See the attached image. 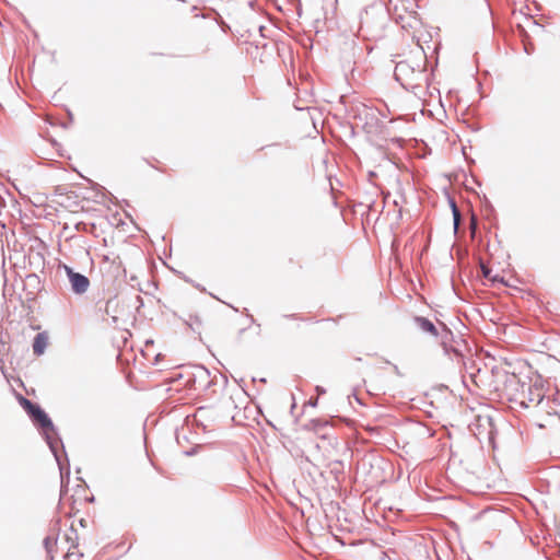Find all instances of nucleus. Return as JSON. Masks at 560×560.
<instances>
[{
  "mask_svg": "<svg viewBox=\"0 0 560 560\" xmlns=\"http://www.w3.org/2000/svg\"><path fill=\"white\" fill-rule=\"evenodd\" d=\"M199 447H200L199 445H195V446H192V447H190L188 450H184L183 454L186 455V456H192V455L197 454V451H198Z\"/></svg>",
  "mask_w": 560,
  "mask_h": 560,
  "instance_id": "nucleus-18",
  "label": "nucleus"
},
{
  "mask_svg": "<svg viewBox=\"0 0 560 560\" xmlns=\"http://www.w3.org/2000/svg\"><path fill=\"white\" fill-rule=\"evenodd\" d=\"M70 287L73 293L83 294L90 287V280L83 273L74 271L71 267L65 266Z\"/></svg>",
  "mask_w": 560,
  "mask_h": 560,
  "instance_id": "nucleus-9",
  "label": "nucleus"
},
{
  "mask_svg": "<svg viewBox=\"0 0 560 560\" xmlns=\"http://www.w3.org/2000/svg\"><path fill=\"white\" fill-rule=\"evenodd\" d=\"M316 389L318 393H325V390L323 388H320L319 386H317Z\"/></svg>",
  "mask_w": 560,
  "mask_h": 560,
  "instance_id": "nucleus-31",
  "label": "nucleus"
},
{
  "mask_svg": "<svg viewBox=\"0 0 560 560\" xmlns=\"http://www.w3.org/2000/svg\"><path fill=\"white\" fill-rule=\"evenodd\" d=\"M118 304V301L116 298L109 299L106 301L105 304V313L107 315H112V308Z\"/></svg>",
  "mask_w": 560,
  "mask_h": 560,
  "instance_id": "nucleus-16",
  "label": "nucleus"
},
{
  "mask_svg": "<svg viewBox=\"0 0 560 560\" xmlns=\"http://www.w3.org/2000/svg\"><path fill=\"white\" fill-rule=\"evenodd\" d=\"M439 326H441V331L438 338L440 339V345L444 353L452 360H456L457 362L462 361L464 354L458 348V343L464 340L460 337H456L445 323L439 322Z\"/></svg>",
  "mask_w": 560,
  "mask_h": 560,
  "instance_id": "nucleus-2",
  "label": "nucleus"
},
{
  "mask_svg": "<svg viewBox=\"0 0 560 560\" xmlns=\"http://www.w3.org/2000/svg\"><path fill=\"white\" fill-rule=\"evenodd\" d=\"M186 325L197 334H201L202 320L197 314H189L188 318L185 320Z\"/></svg>",
  "mask_w": 560,
  "mask_h": 560,
  "instance_id": "nucleus-13",
  "label": "nucleus"
},
{
  "mask_svg": "<svg viewBox=\"0 0 560 560\" xmlns=\"http://www.w3.org/2000/svg\"><path fill=\"white\" fill-rule=\"evenodd\" d=\"M57 539H58L57 537H52V536H47L44 539V547H45V550L50 560L54 559L52 551H54V547L57 544Z\"/></svg>",
  "mask_w": 560,
  "mask_h": 560,
  "instance_id": "nucleus-14",
  "label": "nucleus"
},
{
  "mask_svg": "<svg viewBox=\"0 0 560 560\" xmlns=\"http://www.w3.org/2000/svg\"><path fill=\"white\" fill-rule=\"evenodd\" d=\"M176 441L178 445H182V441L188 442V438L184 432L176 431Z\"/></svg>",
  "mask_w": 560,
  "mask_h": 560,
  "instance_id": "nucleus-17",
  "label": "nucleus"
},
{
  "mask_svg": "<svg viewBox=\"0 0 560 560\" xmlns=\"http://www.w3.org/2000/svg\"><path fill=\"white\" fill-rule=\"evenodd\" d=\"M220 376H221V378H222L223 386H226V385H228V383H229L228 377H226V376H224V375H222V374H220Z\"/></svg>",
  "mask_w": 560,
  "mask_h": 560,
  "instance_id": "nucleus-27",
  "label": "nucleus"
},
{
  "mask_svg": "<svg viewBox=\"0 0 560 560\" xmlns=\"http://www.w3.org/2000/svg\"><path fill=\"white\" fill-rule=\"evenodd\" d=\"M394 371L395 373L398 375V376H401L402 374L400 373L399 369L397 365H394Z\"/></svg>",
  "mask_w": 560,
  "mask_h": 560,
  "instance_id": "nucleus-28",
  "label": "nucleus"
},
{
  "mask_svg": "<svg viewBox=\"0 0 560 560\" xmlns=\"http://www.w3.org/2000/svg\"><path fill=\"white\" fill-rule=\"evenodd\" d=\"M353 396L355 397V400L359 401L360 404H362L359 399V397H357L355 393H353Z\"/></svg>",
  "mask_w": 560,
  "mask_h": 560,
  "instance_id": "nucleus-32",
  "label": "nucleus"
},
{
  "mask_svg": "<svg viewBox=\"0 0 560 560\" xmlns=\"http://www.w3.org/2000/svg\"><path fill=\"white\" fill-rule=\"evenodd\" d=\"M71 533L73 534V536H74V537L67 535V536H66L67 540H68V541H70V540H77V539H78V534H77V530H75L73 527H71Z\"/></svg>",
  "mask_w": 560,
  "mask_h": 560,
  "instance_id": "nucleus-21",
  "label": "nucleus"
},
{
  "mask_svg": "<svg viewBox=\"0 0 560 560\" xmlns=\"http://www.w3.org/2000/svg\"><path fill=\"white\" fill-rule=\"evenodd\" d=\"M458 220H459V213H458L456 207L454 206V221H455V224H457Z\"/></svg>",
  "mask_w": 560,
  "mask_h": 560,
  "instance_id": "nucleus-24",
  "label": "nucleus"
},
{
  "mask_svg": "<svg viewBox=\"0 0 560 560\" xmlns=\"http://www.w3.org/2000/svg\"><path fill=\"white\" fill-rule=\"evenodd\" d=\"M398 249L399 247L392 246L390 247V255L397 257L398 256Z\"/></svg>",
  "mask_w": 560,
  "mask_h": 560,
  "instance_id": "nucleus-23",
  "label": "nucleus"
},
{
  "mask_svg": "<svg viewBox=\"0 0 560 560\" xmlns=\"http://www.w3.org/2000/svg\"><path fill=\"white\" fill-rule=\"evenodd\" d=\"M218 375L211 376L210 371L202 364H196L192 366V372L186 381V385H189L194 389L207 390L215 384Z\"/></svg>",
  "mask_w": 560,
  "mask_h": 560,
  "instance_id": "nucleus-3",
  "label": "nucleus"
},
{
  "mask_svg": "<svg viewBox=\"0 0 560 560\" xmlns=\"http://www.w3.org/2000/svg\"><path fill=\"white\" fill-rule=\"evenodd\" d=\"M221 418L220 408L217 406H200L196 409L194 421L197 427L206 431Z\"/></svg>",
  "mask_w": 560,
  "mask_h": 560,
  "instance_id": "nucleus-5",
  "label": "nucleus"
},
{
  "mask_svg": "<svg viewBox=\"0 0 560 560\" xmlns=\"http://www.w3.org/2000/svg\"><path fill=\"white\" fill-rule=\"evenodd\" d=\"M136 302L138 303V310L143 306V299L140 295H136Z\"/></svg>",
  "mask_w": 560,
  "mask_h": 560,
  "instance_id": "nucleus-22",
  "label": "nucleus"
},
{
  "mask_svg": "<svg viewBox=\"0 0 560 560\" xmlns=\"http://www.w3.org/2000/svg\"><path fill=\"white\" fill-rule=\"evenodd\" d=\"M185 280L189 283H191L195 288H197L198 290H200L201 292H206V288L200 285L199 283H195L192 280L188 279V278H185Z\"/></svg>",
  "mask_w": 560,
  "mask_h": 560,
  "instance_id": "nucleus-20",
  "label": "nucleus"
},
{
  "mask_svg": "<svg viewBox=\"0 0 560 560\" xmlns=\"http://www.w3.org/2000/svg\"><path fill=\"white\" fill-rule=\"evenodd\" d=\"M553 401L560 404V395L557 394V396L553 398Z\"/></svg>",
  "mask_w": 560,
  "mask_h": 560,
  "instance_id": "nucleus-29",
  "label": "nucleus"
},
{
  "mask_svg": "<svg viewBox=\"0 0 560 560\" xmlns=\"http://www.w3.org/2000/svg\"><path fill=\"white\" fill-rule=\"evenodd\" d=\"M387 9L397 22H404L415 13L410 0H388Z\"/></svg>",
  "mask_w": 560,
  "mask_h": 560,
  "instance_id": "nucleus-7",
  "label": "nucleus"
},
{
  "mask_svg": "<svg viewBox=\"0 0 560 560\" xmlns=\"http://www.w3.org/2000/svg\"><path fill=\"white\" fill-rule=\"evenodd\" d=\"M521 386H522V395L524 397L526 396V399H527V400L523 399L520 402V405L523 408H528L529 402H536L537 405H539L544 400L545 393L542 390V384L540 381V376L537 377V380L534 382V384L523 383Z\"/></svg>",
  "mask_w": 560,
  "mask_h": 560,
  "instance_id": "nucleus-6",
  "label": "nucleus"
},
{
  "mask_svg": "<svg viewBox=\"0 0 560 560\" xmlns=\"http://www.w3.org/2000/svg\"><path fill=\"white\" fill-rule=\"evenodd\" d=\"M42 250L36 249L35 247H28V256H27V268L33 270V273L26 275L27 282L39 284V278L36 276V271H43L45 268V253L43 250L47 249V247H39Z\"/></svg>",
  "mask_w": 560,
  "mask_h": 560,
  "instance_id": "nucleus-4",
  "label": "nucleus"
},
{
  "mask_svg": "<svg viewBox=\"0 0 560 560\" xmlns=\"http://www.w3.org/2000/svg\"><path fill=\"white\" fill-rule=\"evenodd\" d=\"M20 405L27 412L33 423L43 433L44 439L52 453L60 471L61 483L69 481L70 477V463L65 450L61 438L59 436L56 427L48 413L36 402L20 396Z\"/></svg>",
  "mask_w": 560,
  "mask_h": 560,
  "instance_id": "nucleus-1",
  "label": "nucleus"
},
{
  "mask_svg": "<svg viewBox=\"0 0 560 560\" xmlns=\"http://www.w3.org/2000/svg\"><path fill=\"white\" fill-rule=\"evenodd\" d=\"M409 66L407 61H399L395 67V75L397 80H400L402 75L408 73Z\"/></svg>",
  "mask_w": 560,
  "mask_h": 560,
  "instance_id": "nucleus-15",
  "label": "nucleus"
},
{
  "mask_svg": "<svg viewBox=\"0 0 560 560\" xmlns=\"http://www.w3.org/2000/svg\"><path fill=\"white\" fill-rule=\"evenodd\" d=\"M415 325L424 334H428L434 338H438L440 335L439 328L436 325L424 316L417 315L413 317Z\"/></svg>",
  "mask_w": 560,
  "mask_h": 560,
  "instance_id": "nucleus-11",
  "label": "nucleus"
},
{
  "mask_svg": "<svg viewBox=\"0 0 560 560\" xmlns=\"http://www.w3.org/2000/svg\"><path fill=\"white\" fill-rule=\"evenodd\" d=\"M244 311H245V313H246V316L249 318L250 323H252V324H255V323H256V320H255L254 316H253L252 314H249V313H248V310H247V308H245Z\"/></svg>",
  "mask_w": 560,
  "mask_h": 560,
  "instance_id": "nucleus-25",
  "label": "nucleus"
},
{
  "mask_svg": "<svg viewBox=\"0 0 560 560\" xmlns=\"http://www.w3.org/2000/svg\"><path fill=\"white\" fill-rule=\"evenodd\" d=\"M1 252L3 258H5L8 253V258L13 267L27 268L28 247H7V252L4 247H1Z\"/></svg>",
  "mask_w": 560,
  "mask_h": 560,
  "instance_id": "nucleus-8",
  "label": "nucleus"
},
{
  "mask_svg": "<svg viewBox=\"0 0 560 560\" xmlns=\"http://www.w3.org/2000/svg\"><path fill=\"white\" fill-rule=\"evenodd\" d=\"M490 280H491L492 283L499 282V283H502V284L506 285V282L504 281V278L499 276V275H495V276L491 277Z\"/></svg>",
  "mask_w": 560,
  "mask_h": 560,
  "instance_id": "nucleus-19",
  "label": "nucleus"
},
{
  "mask_svg": "<svg viewBox=\"0 0 560 560\" xmlns=\"http://www.w3.org/2000/svg\"><path fill=\"white\" fill-rule=\"evenodd\" d=\"M317 401H318L317 398H311L308 400V405L312 406V407H315L317 405Z\"/></svg>",
  "mask_w": 560,
  "mask_h": 560,
  "instance_id": "nucleus-26",
  "label": "nucleus"
},
{
  "mask_svg": "<svg viewBox=\"0 0 560 560\" xmlns=\"http://www.w3.org/2000/svg\"><path fill=\"white\" fill-rule=\"evenodd\" d=\"M458 249H462L464 248L465 250L468 249V246H465V247H457Z\"/></svg>",
  "mask_w": 560,
  "mask_h": 560,
  "instance_id": "nucleus-33",
  "label": "nucleus"
},
{
  "mask_svg": "<svg viewBox=\"0 0 560 560\" xmlns=\"http://www.w3.org/2000/svg\"><path fill=\"white\" fill-rule=\"evenodd\" d=\"M502 247H485L486 254L489 258V261H485L483 257L481 255H478V265L481 271V275L483 278H487L490 280L491 278V268L488 266L489 262L495 261V253L501 249Z\"/></svg>",
  "mask_w": 560,
  "mask_h": 560,
  "instance_id": "nucleus-10",
  "label": "nucleus"
},
{
  "mask_svg": "<svg viewBox=\"0 0 560 560\" xmlns=\"http://www.w3.org/2000/svg\"><path fill=\"white\" fill-rule=\"evenodd\" d=\"M166 249H168V250L171 252V250H172V246L163 247V254H164V255L166 254Z\"/></svg>",
  "mask_w": 560,
  "mask_h": 560,
  "instance_id": "nucleus-30",
  "label": "nucleus"
},
{
  "mask_svg": "<svg viewBox=\"0 0 560 560\" xmlns=\"http://www.w3.org/2000/svg\"><path fill=\"white\" fill-rule=\"evenodd\" d=\"M48 334L47 331H42L35 335L33 339V352L35 355H42L45 353L46 348L48 346Z\"/></svg>",
  "mask_w": 560,
  "mask_h": 560,
  "instance_id": "nucleus-12",
  "label": "nucleus"
}]
</instances>
